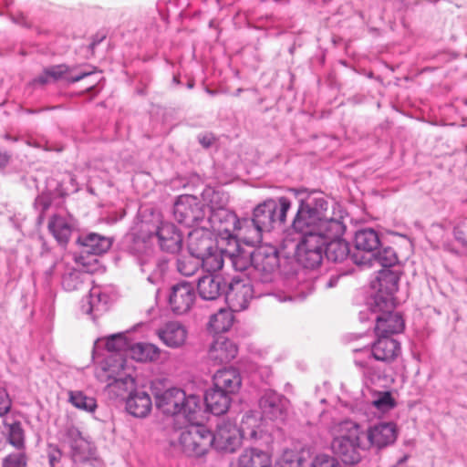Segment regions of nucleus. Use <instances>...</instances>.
Returning a JSON list of instances; mask_svg holds the SVG:
<instances>
[{
	"label": "nucleus",
	"instance_id": "3",
	"mask_svg": "<svg viewBox=\"0 0 467 467\" xmlns=\"http://www.w3.org/2000/svg\"><path fill=\"white\" fill-rule=\"evenodd\" d=\"M156 406L164 414H182L189 422L202 420V401L199 396L189 395L180 389H169L156 397Z\"/></svg>",
	"mask_w": 467,
	"mask_h": 467
},
{
	"label": "nucleus",
	"instance_id": "38",
	"mask_svg": "<svg viewBox=\"0 0 467 467\" xmlns=\"http://www.w3.org/2000/svg\"><path fill=\"white\" fill-rule=\"evenodd\" d=\"M67 72L68 67L66 65L53 66L46 68L43 74L39 76L35 81L39 84H46L50 81H57L63 78Z\"/></svg>",
	"mask_w": 467,
	"mask_h": 467
},
{
	"label": "nucleus",
	"instance_id": "30",
	"mask_svg": "<svg viewBox=\"0 0 467 467\" xmlns=\"http://www.w3.org/2000/svg\"><path fill=\"white\" fill-rule=\"evenodd\" d=\"M237 467H272V461L262 450L247 449L239 456Z\"/></svg>",
	"mask_w": 467,
	"mask_h": 467
},
{
	"label": "nucleus",
	"instance_id": "23",
	"mask_svg": "<svg viewBox=\"0 0 467 467\" xmlns=\"http://www.w3.org/2000/svg\"><path fill=\"white\" fill-rule=\"evenodd\" d=\"M130 357L139 362H157L163 351L156 345L147 342H138L130 346Z\"/></svg>",
	"mask_w": 467,
	"mask_h": 467
},
{
	"label": "nucleus",
	"instance_id": "35",
	"mask_svg": "<svg viewBox=\"0 0 467 467\" xmlns=\"http://www.w3.org/2000/svg\"><path fill=\"white\" fill-rule=\"evenodd\" d=\"M224 256L236 271H244L252 265L253 252L240 246L233 252L225 250Z\"/></svg>",
	"mask_w": 467,
	"mask_h": 467
},
{
	"label": "nucleus",
	"instance_id": "7",
	"mask_svg": "<svg viewBox=\"0 0 467 467\" xmlns=\"http://www.w3.org/2000/svg\"><path fill=\"white\" fill-rule=\"evenodd\" d=\"M175 220L189 227L197 226L204 219L203 205L192 195H182L174 203Z\"/></svg>",
	"mask_w": 467,
	"mask_h": 467
},
{
	"label": "nucleus",
	"instance_id": "43",
	"mask_svg": "<svg viewBox=\"0 0 467 467\" xmlns=\"http://www.w3.org/2000/svg\"><path fill=\"white\" fill-rule=\"evenodd\" d=\"M372 405L379 410L388 411L396 406V401L389 391H382L377 394Z\"/></svg>",
	"mask_w": 467,
	"mask_h": 467
},
{
	"label": "nucleus",
	"instance_id": "32",
	"mask_svg": "<svg viewBox=\"0 0 467 467\" xmlns=\"http://www.w3.org/2000/svg\"><path fill=\"white\" fill-rule=\"evenodd\" d=\"M78 243L84 247V252L93 254L106 253L111 246L110 239L97 234L79 237Z\"/></svg>",
	"mask_w": 467,
	"mask_h": 467
},
{
	"label": "nucleus",
	"instance_id": "45",
	"mask_svg": "<svg viewBox=\"0 0 467 467\" xmlns=\"http://www.w3.org/2000/svg\"><path fill=\"white\" fill-rule=\"evenodd\" d=\"M311 467H341V464L335 456L320 453L315 456Z\"/></svg>",
	"mask_w": 467,
	"mask_h": 467
},
{
	"label": "nucleus",
	"instance_id": "16",
	"mask_svg": "<svg viewBox=\"0 0 467 467\" xmlns=\"http://www.w3.org/2000/svg\"><path fill=\"white\" fill-rule=\"evenodd\" d=\"M195 300L193 286L187 282L174 285L171 289L169 304L175 314H184L192 306Z\"/></svg>",
	"mask_w": 467,
	"mask_h": 467
},
{
	"label": "nucleus",
	"instance_id": "42",
	"mask_svg": "<svg viewBox=\"0 0 467 467\" xmlns=\"http://www.w3.org/2000/svg\"><path fill=\"white\" fill-rule=\"evenodd\" d=\"M303 457L296 451L286 450L279 458L276 467H302Z\"/></svg>",
	"mask_w": 467,
	"mask_h": 467
},
{
	"label": "nucleus",
	"instance_id": "11",
	"mask_svg": "<svg viewBox=\"0 0 467 467\" xmlns=\"http://www.w3.org/2000/svg\"><path fill=\"white\" fill-rule=\"evenodd\" d=\"M373 311L379 314L376 318L375 327V332L378 337H391L392 335L403 331L405 323L400 313L394 312V309L384 307V305L379 307L374 305Z\"/></svg>",
	"mask_w": 467,
	"mask_h": 467
},
{
	"label": "nucleus",
	"instance_id": "52",
	"mask_svg": "<svg viewBox=\"0 0 467 467\" xmlns=\"http://www.w3.org/2000/svg\"><path fill=\"white\" fill-rule=\"evenodd\" d=\"M90 75V72H85V73H82L80 74L79 76H77L75 78H72L71 79H69V81L71 82H77V81H79L81 80L82 78H84L85 77Z\"/></svg>",
	"mask_w": 467,
	"mask_h": 467
},
{
	"label": "nucleus",
	"instance_id": "12",
	"mask_svg": "<svg viewBox=\"0 0 467 467\" xmlns=\"http://www.w3.org/2000/svg\"><path fill=\"white\" fill-rule=\"evenodd\" d=\"M259 406L265 419L283 420L287 416L290 402L285 396L274 390H267L261 397Z\"/></svg>",
	"mask_w": 467,
	"mask_h": 467
},
{
	"label": "nucleus",
	"instance_id": "44",
	"mask_svg": "<svg viewBox=\"0 0 467 467\" xmlns=\"http://www.w3.org/2000/svg\"><path fill=\"white\" fill-rule=\"evenodd\" d=\"M28 462L25 450L8 454L3 460V467H26Z\"/></svg>",
	"mask_w": 467,
	"mask_h": 467
},
{
	"label": "nucleus",
	"instance_id": "51",
	"mask_svg": "<svg viewBox=\"0 0 467 467\" xmlns=\"http://www.w3.org/2000/svg\"><path fill=\"white\" fill-rule=\"evenodd\" d=\"M10 161V155L5 151L0 150V168L5 167Z\"/></svg>",
	"mask_w": 467,
	"mask_h": 467
},
{
	"label": "nucleus",
	"instance_id": "25",
	"mask_svg": "<svg viewBox=\"0 0 467 467\" xmlns=\"http://www.w3.org/2000/svg\"><path fill=\"white\" fill-rule=\"evenodd\" d=\"M354 245L358 251L364 252L371 257L380 246L379 234L372 228L358 230L355 234Z\"/></svg>",
	"mask_w": 467,
	"mask_h": 467
},
{
	"label": "nucleus",
	"instance_id": "36",
	"mask_svg": "<svg viewBox=\"0 0 467 467\" xmlns=\"http://www.w3.org/2000/svg\"><path fill=\"white\" fill-rule=\"evenodd\" d=\"M225 251H219L216 246L212 251H208L207 254L200 258L201 265L208 272H216L222 269L224 261Z\"/></svg>",
	"mask_w": 467,
	"mask_h": 467
},
{
	"label": "nucleus",
	"instance_id": "48",
	"mask_svg": "<svg viewBox=\"0 0 467 467\" xmlns=\"http://www.w3.org/2000/svg\"><path fill=\"white\" fill-rule=\"evenodd\" d=\"M12 406V400L9 398V395L7 391L0 388V416L5 415L7 413Z\"/></svg>",
	"mask_w": 467,
	"mask_h": 467
},
{
	"label": "nucleus",
	"instance_id": "40",
	"mask_svg": "<svg viewBox=\"0 0 467 467\" xmlns=\"http://www.w3.org/2000/svg\"><path fill=\"white\" fill-rule=\"evenodd\" d=\"M73 457L76 462H82L85 465L89 462L91 464L99 463V461L93 457V451L90 450L88 442L83 440L74 447Z\"/></svg>",
	"mask_w": 467,
	"mask_h": 467
},
{
	"label": "nucleus",
	"instance_id": "5",
	"mask_svg": "<svg viewBox=\"0 0 467 467\" xmlns=\"http://www.w3.org/2000/svg\"><path fill=\"white\" fill-rule=\"evenodd\" d=\"M291 205V201L285 196L278 198L277 201L266 200L254 208L253 219L259 228H262L265 232H269L276 223L280 224L285 223L286 214Z\"/></svg>",
	"mask_w": 467,
	"mask_h": 467
},
{
	"label": "nucleus",
	"instance_id": "41",
	"mask_svg": "<svg viewBox=\"0 0 467 467\" xmlns=\"http://www.w3.org/2000/svg\"><path fill=\"white\" fill-rule=\"evenodd\" d=\"M372 260L378 262L383 267L388 269V267H390L397 264L398 257H397L394 250L390 247H388V248H384L382 251L379 252L378 254L374 253V255H372L371 257H368V261L370 264Z\"/></svg>",
	"mask_w": 467,
	"mask_h": 467
},
{
	"label": "nucleus",
	"instance_id": "33",
	"mask_svg": "<svg viewBox=\"0 0 467 467\" xmlns=\"http://www.w3.org/2000/svg\"><path fill=\"white\" fill-rule=\"evenodd\" d=\"M4 432L7 442L18 451L25 450V431L20 421L5 420Z\"/></svg>",
	"mask_w": 467,
	"mask_h": 467
},
{
	"label": "nucleus",
	"instance_id": "31",
	"mask_svg": "<svg viewBox=\"0 0 467 467\" xmlns=\"http://www.w3.org/2000/svg\"><path fill=\"white\" fill-rule=\"evenodd\" d=\"M263 232L265 231L258 227L254 219H239L234 236L243 239L246 244H254L262 240Z\"/></svg>",
	"mask_w": 467,
	"mask_h": 467
},
{
	"label": "nucleus",
	"instance_id": "22",
	"mask_svg": "<svg viewBox=\"0 0 467 467\" xmlns=\"http://www.w3.org/2000/svg\"><path fill=\"white\" fill-rule=\"evenodd\" d=\"M157 236L162 250L176 253L182 247V238L176 226L171 223H164L158 228Z\"/></svg>",
	"mask_w": 467,
	"mask_h": 467
},
{
	"label": "nucleus",
	"instance_id": "1",
	"mask_svg": "<svg viewBox=\"0 0 467 467\" xmlns=\"http://www.w3.org/2000/svg\"><path fill=\"white\" fill-rule=\"evenodd\" d=\"M315 205L302 203L293 220V227L303 234L296 247V259L306 268L317 267L323 259L325 241L321 234L320 209Z\"/></svg>",
	"mask_w": 467,
	"mask_h": 467
},
{
	"label": "nucleus",
	"instance_id": "29",
	"mask_svg": "<svg viewBox=\"0 0 467 467\" xmlns=\"http://www.w3.org/2000/svg\"><path fill=\"white\" fill-rule=\"evenodd\" d=\"M100 380L109 381L107 387L109 391L116 397H124L125 394H130L134 390L135 380L130 376L124 378H116L112 374L99 375Z\"/></svg>",
	"mask_w": 467,
	"mask_h": 467
},
{
	"label": "nucleus",
	"instance_id": "54",
	"mask_svg": "<svg viewBox=\"0 0 467 467\" xmlns=\"http://www.w3.org/2000/svg\"><path fill=\"white\" fill-rule=\"evenodd\" d=\"M354 260H355V263L358 264V265H363V264H366V262H363V261H358V254H354Z\"/></svg>",
	"mask_w": 467,
	"mask_h": 467
},
{
	"label": "nucleus",
	"instance_id": "28",
	"mask_svg": "<svg viewBox=\"0 0 467 467\" xmlns=\"http://www.w3.org/2000/svg\"><path fill=\"white\" fill-rule=\"evenodd\" d=\"M197 289L202 298L214 300L222 294L223 278L212 274L203 275L198 281Z\"/></svg>",
	"mask_w": 467,
	"mask_h": 467
},
{
	"label": "nucleus",
	"instance_id": "18",
	"mask_svg": "<svg viewBox=\"0 0 467 467\" xmlns=\"http://www.w3.org/2000/svg\"><path fill=\"white\" fill-rule=\"evenodd\" d=\"M242 386V377L235 368H224L213 376V387L230 396L238 393Z\"/></svg>",
	"mask_w": 467,
	"mask_h": 467
},
{
	"label": "nucleus",
	"instance_id": "37",
	"mask_svg": "<svg viewBox=\"0 0 467 467\" xmlns=\"http://www.w3.org/2000/svg\"><path fill=\"white\" fill-rule=\"evenodd\" d=\"M68 401L77 409L86 412H94L97 409V401L93 397L87 396L80 390L68 391Z\"/></svg>",
	"mask_w": 467,
	"mask_h": 467
},
{
	"label": "nucleus",
	"instance_id": "27",
	"mask_svg": "<svg viewBox=\"0 0 467 467\" xmlns=\"http://www.w3.org/2000/svg\"><path fill=\"white\" fill-rule=\"evenodd\" d=\"M47 229L59 244L67 245L72 234V224L66 217L52 215L48 220Z\"/></svg>",
	"mask_w": 467,
	"mask_h": 467
},
{
	"label": "nucleus",
	"instance_id": "53",
	"mask_svg": "<svg viewBox=\"0 0 467 467\" xmlns=\"http://www.w3.org/2000/svg\"><path fill=\"white\" fill-rule=\"evenodd\" d=\"M462 231H460L459 229L456 228L454 230V234H455L456 239L461 240L462 243L466 244L467 241L462 237Z\"/></svg>",
	"mask_w": 467,
	"mask_h": 467
},
{
	"label": "nucleus",
	"instance_id": "26",
	"mask_svg": "<svg viewBox=\"0 0 467 467\" xmlns=\"http://www.w3.org/2000/svg\"><path fill=\"white\" fill-rule=\"evenodd\" d=\"M233 397L212 387L206 391L204 400L207 410L214 415H223L230 408Z\"/></svg>",
	"mask_w": 467,
	"mask_h": 467
},
{
	"label": "nucleus",
	"instance_id": "6",
	"mask_svg": "<svg viewBox=\"0 0 467 467\" xmlns=\"http://www.w3.org/2000/svg\"><path fill=\"white\" fill-rule=\"evenodd\" d=\"M192 424L181 432L178 443L186 455L201 457L213 447V432L198 422Z\"/></svg>",
	"mask_w": 467,
	"mask_h": 467
},
{
	"label": "nucleus",
	"instance_id": "47",
	"mask_svg": "<svg viewBox=\"0 0 467 467\" xmlns=\"http://www.w3.org/2000/svg\"><path fill=\"white\" fill-rule=\"evenodd\" d=\"M125 346V338L120 335L111 336L106 342V348L110 352H119L122 350Z\"/></svg>",
	"mask_w": 467,
	"mask_h": 467
},
{
	"label": "nucleus",
	"instance_id": "2",
	"mask_svg": "<svg viewBox=\"0 0 467 467\" xmlns=\"http://www.w3.org/2000/svg\"><path fill=\"white\" fill-rule=\"evenodd\" d=\"M331 450L345 464L355 465L361 459L360 451L365 449L361 444L363 431L361 426L351 420L335 423L331 429Z\"/></svg>",
	"mask_w": 467,
	"mask_h": 467
},
{
	"label": "nucleus",
	"instance_id": "49",
	"mask_svg": "<svg viewBox=\"0 0 467 467\" xmlns=\"http://www.w3.org/2000/svg\"><path fill=\"white\" fill-rule=\"evenodd\" d=\"M199 141L202 145V147L209 148L215 141V138H214V136L213 134L206 133V134L201 135L199 137Z\"/></svg>",
	"mask_w": 467,
	"mask_h": 467
},
{
	"label": "nucleus",
	"instance_id": "15",
	"mask_svg": "<svg viewBox=\"0 0 467 467\" xmlns=\"http://www.w3.org/2000/svg\"><path fill=\"white\" fill-rule=\"evenodd\" d=\"M238 351V346L234 341L221 336L210 345L207 358L213 365L226 364L237 357Z\"/></svg>",
	"mask_w": 467,
	"mask_h": 467
},
{
	"label": "nucleus",
	"instance_id": "39",
	"mask_svg": "<svg viewBox=\"0 0 467 467\" xmlns=\"http://www.w3.org/2000/svg\"><path fill=\"white\" fill-rule=\"evenodd\" d=\"M201 265L200 258L190 254L188 256H182L177 260L178 271L185 276L193 275Z\"/></svg>",
	"mask_w": 467,
	"mask_h": 467
},
{
	"label": "nucleus",
	"instance_id": "46",
	"mask_svg": "<svg viewBox=\"0 0 467 467\" xmlns=\"http://www.w3.org/2000/svg\"><path fill=\"white\" fill-rule=\"evenodd\" d=\"M82 284V275L78 272L70 273L63 279V286L67 291H75L79 289Z\"/></svg>",
	"mask_w": 467,
	"mask_h": 467
},
{
	"label": "nucleus",
	"instance_id": "4",
	"mask_svg": "<svg viewBox=\"0 0 467 467\" xmlns=\"http://www.w3.org/2000/svg\"><path fill=\"white\" fill-rule=\"evenodd\" d=\"M320 209L321 234L325 241L326 255L333 262H341L349 253L348 244L341 237L345 232V225L337 219L328 218L325 213L327 205L323 199L317 201Z\"/></svg>",
	"mask_w": 467,
	"mask_h": 467
},
{
	"label": "nucleus",
	"instance_id": "55",
	"mask_svg": "<svg viewBox=\"0 0 467 467\" xmlns=\"http://www.w3.org/2000/svg\"><path fill=\"white\" fill-rule=\"evenodd\" d=\"M49 461L51 465H54L55 461H57V458L54 455L49 456Z\"/></svg>",
	"mask_w": 467,
	"mask_h": 467
},
{
	"label": "nucleus",
	"instance_id": "19",
	"mask_svg": "<svg viewBox=\"0 0 467 467\" xmlns=\"http://www.w3.org/2000/svg\"><path fill=\"white\" fill-rule=\"evenodd\" d=\"M156 335L168 348H178L186 343L188 332L182 323L170 321L158 328Z\"/></svg>",
	"mask_w": 467,
	"mask_h": 467
},
{
	"label": "nucleus",
	"instance_id": "21",
	"mask_svg": "<svg viewBox=\"0 0 467 467\" xmlns=\"http://www.w3.org/2000/svg\"><path fill=\"white\" fill-rule=\"evenodd\" d=\"M371 354L378 361L391 363L400 356V345L390 337H378L371 347Z\"/></svg>",
	"mask_w": 467,
	"mask_h": 467
},
{
	"label": "nucleus",
	"instance_id": "13",
	"mask_svg": "<svg viewBox=\"0 0 467 467\" xmlns=\"http://www.w3.org/2000/svg\"><path fill=\"white\" fill-rule=\"evenodd\" d=\"M253 297V287L248 279L233 278L226 292V302L234 311H242L248 306Z\"/></svg>",
	"mask_w": 467,
	"mask_h": 467
},
{
	"label": "nucleus",
	"instance_id": "8",
	"mask_svg": "<svg viewBox=\"0 0 467 467\" xmlns=\"http://www.w3.org/2000/svg\"><path fill=\"white\" fill-rule=\"evenodd\" d=\"M210 215L203 225H206L211 233L223 237H234L236 233L238 221L236 214L223 208L209 207Z\"/></svg>",
	"mask_w": 467,
	"mask_h": 467
},
{
	"label": "nucleus",
	"instance_id": "50",
	"mask_svg": "<svg viewBox=\"0 0 467 467\" xmlns=\"http://www.w3.org/2000/svg\"><path fill=\"white\" fill-rule=\"evenodd\" d=\"M117 368L118 370L119 369H124V361L121 358H117L113 360V363L112 364H109V368H105V373L108 372V371H115Z\"/></svg>",
	"mask_w": 467,
	"mask_h": 467
},
{
	"label": "nucleus",
	"instance_id": "24",
	"mask_svg": "<svg viewBox=\"0 0 467 467\" xmlns=\"http://www.w3.org/2000/svg\"><path fill=\"white\" fill-rule=\"evenodd\" d=\"M126 408L135 417H145L152 408L151 399L144 390H133L127 399Z\"/></svg>",
	"mask_w": 467,
	"mask_h": 467
},
{
	"label": "nucleus",
	"instance_id": "9",
	"mask_svg": "<svg viewBox=\"0 0 467 467\" xmlns=\"http://www.w3.org/2000/svg\"><path fill=\"white\" fill-rule=\"evenodd\" d=\"M400 274L390 269H384L379 272L377 283L378 293L375 296L374 305L377 307L384 305L389 309L395 308L394 294L399 289Z\"/></svg>",
	"mask_w": 467,
	"mask_h": 467
},
{
	"label": "nucleus",
	"instance_id": "14",
	"mask_svg": "<svg viewBox=\"0 0 467 467\" xmlns=\"http://www.w3.org/2000/svg\"><path fill=\"white\" fill-rule=\"evenodd\" d=\"M366 437L369 448L381 450L395 442L398 429L393 422H379L368 428Z\"/></svg>",
	"mask_w": 467,
	"mask_h": 467
},
{
	"label": "nucleus",
	"instance_id": "34",
	"mask_svg": "<svg viewBox=\"0 0 467 467\" xmlns=\"http://www.w3.org/2000/svg\"><path fill=\"white\" fill-rule=\"evenodd\" d=\"M230 307L229 309L222 308L217 313L213 314L209 321V327L214 333H223L228 331L234 320V317Z\"/></svg>",
	"mask_w": 467,
	"mask_h": 467
},
{
	"label": "nucleus",
	"instance_id": "10",
	"mask_svg": "<svg viewBox=\"0 0 467 467\" xmlns=\"http://www.w3.org/2000/svg\"><path fill=\"white\" fill-rule=\"evenodd\" d=\"M252 265L265 281H269L279 269L278 251L271 245L258 247L253 252Z\"/></svg>",
	"mask_w": 467,
	"mask_h": 467
},
{
	"label": "nucleus",
	"instance_id": "56",
	"mask_svg": "<svg viewBox=\"0 0 467 467\" xmlns=\"http://www.w3.org/2000/svg\"><path fill=\"white\" fill-rule=\"evenodd\" d=\"M242 432H243V435H247V429L245 427H243L242 428Z\"/></svg>",
	"mask_w": 467,
	"mask_h": 467
},
{
	"label": "nucleus",
	"instance_id": "20",
	"mask_svg": "<svg viewBox=\"0 0 467 467\" xmlns=\"http://www.w3.org/2000/svg\"><path fill=\"white\" fill-rule=\"evenodd\" d=\"M239 434L240 431L234 424L223 422L213 433V446L218 451H234L239 444Z\"/></svg>",
	"mask_w": 467,
	"mask_h": 467
},
{
	"label": "nucleus",
	"instance_id": "17",
	"mask_svg": "<svg viewBox=\"0 0 467 467\" xmlns=\"http://www.w3.org/2000/svg\"><path fill=\"white\" fill-rule=\"evenodd\" d=\"M215 244L213 234L206 225L194 228L188 235V249L190 254L201 258L207 254L208 251L214 249Z\"/></svg>",
	"mask_w": 467,
	"mask_h": 467
}]
</instances>
